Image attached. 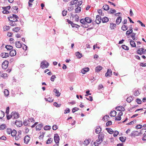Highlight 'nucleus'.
I'll return each instance as SVG.
<instances>
[{"instance_id": "obj_1", "label": "nucleus", "mask_w": 146, "mask_h": 146, "mask_svg": "<svg viewBox=\"0 0 146 146\" xmlns=\"http://www.w3.org/2000/svg\"><path fill=\"white\" fill-rule=\"evenodd\" d=\"M104 136V135L103 133L100 134L98 135V139H97L94 143V145L95 146H98L99 144L101 143L103 141Z\"/></svg>"}, {"instance_id": "obj_2", "label": "nucleus", "mask_w": 146, "mask_h": 146, "mask_svg": "<svg viewBox=\"0 0 146 146\" xmlns=\"http://www.w3.org/2000/svg\"><path fill=\"white\" fill-rule=\"evenodd\" d=\"M13 117V119H18L19 117V114L18 112L16 111H12L10 115H7V119H11Z\"/></svg>"}, {"instance_id": "obj_3", "label": "nucleus", "mask_w": 146, "mask_h": 146, "mask_svg": "<svg viewBox=\"0 0 146 146\" xmlns=\"http://www.w3.org/2000/svg\"><path fill=\"white\" fill-rule=\"evenodd\" d=\"M49 63L46 60H43L41 62L40 67L42 68H47L49 66Z\"/></svg>"}, {"instance_id": "obj_4", "label": "nucleus", "mask_w": 146, "mask_h": 146, "mask_svg": "<svg viewBox=\"0 0 146 146\" xmlns=\"http://www.w3.org/2000/svg\"><path fill=\"white\" fill-rule=\"evenodd\" d=\"M34 122V120L33 119H27L24 121L23 123L25 125L30 126L32 124L31 123H33Z\"/></svg>"}, {"instance_id": "obj_5", "label": "nucleus", "mask_w": 146, "mask_h": 146, "mask_svg": "<svg viewBox=\"0 0 146 146\" xmlns=\"http://www.w3.org/2000/svg\"><path fill=\"white\" fill-rule=\"evenodd\" d=\"M22 137L21 131V130L19 131L16 133V135L15 137V139L16 141L19 140Z\"/></svg>"}, {"instance_id": "obj_6", "label": "nucleus", "mask_w": 146, "mask_h": 146, "mask_svg": "<svg viewBox=\"0 0 146 146\" xmlns=\"http://www.w3.org/2000/svg\"><path fill=\"white\" fill-rule=\"evenodd\" d=\"M146 50L143 48H140L137 51V53L140 55L145 54L146 53Z\"/></svg>"}, {"instance_id": "obj_7", "label": "nucleus", "mask_w": 146, "mask_h": 146, "mask_svg": "<svg viewBox=\"0 0 146 146\" xmlns=\"http://www.w3.org/2000/svg\"><path fill=\"white\" fill-rule=\"evenodd\" d=\"M9 62L7 60H5L2 63V68L4 69H6L8 66Z\"/></svg>"}, {"instance_id": "obj_8", "label": "nucleus", "mask_w": 146, "mask_h": 146, "mask_svg": "<svg viewBox=\"0 0 146 146\" xmlns=\"http://www.w3.org/2000/svg\"><path fill=\"white\" fill-rule=\"evenodd\" d=\"M54 139L56 143H59L60 138L58 134L56 133L54 135Z\"/></svg>"}, {"instance_id": "obj_9", "label": "nucleus", "mask_w": 146, "mask_h": 146, "mask_svg": "<svg viewBox=\"0 0 146 146\" xmlns=\"http://www.w3.org/2000/svg\"><path fill=\"white\" fill-rule=\"evenodd\" d=\"M102 20V18L98 15L96 16V22L97 24H100Z\"/></svg>"}, {"instance_id": "obj_10", "label": "nucleus", "mask_w": 146, "mask_h": 146, "mask_svg": "<svg viewBox=\"0 0 146 146\" xmlns=\"http://www.w3.org/2000/svg\"><path fill=\"white\" fill-rule=\"evenodd\" d=\"M10 21V22L9 23V25L12 26H17V25L15 23V22L17 21V19H16L15 21H12V20H11L10 21Z\"/></svg>"}, {"instance_id": "obj_11", "label": "nucleus", "mask_w": 146, "mask_h": 146, "mask_svg": "<svg viewBox=\"0 0 146 146\" xmlns=\"http://www.w3.org/2000/svg\"><path fill=\"white\" fill-rule=\"evenodd\" d=\"M112 72L110 69H108L107 71L105 74L106 77H110L112 75Z\"/></svg>"}, {"instance_id": "obj_12", "label": "nucleus", "mask_w": 146, "mask_h": 146, "mask_svg": "<svg viewBox=\"0 0 146 146\" xmlns=\"http://www.w3.org/2000/svg\"><path fill=\"white\" fill-rule=\"evenodd\" d=\"M139 132L137 131H134L132 132L130 134L131 136H135L138 135L139 134Z\"/></svg>"}, {"instance_id": "obj_13", "label": "nucleus", "mask_w": 146, "mask_h": 146, "mask_svg": "<svg viewBox=\"0 0 146 146\" xmlns=\"http://www.w3.org/2000/svg\"><path fill=\"white\" fill-rule=\"evenodd\" d=\"M30 140V137L28 135L25 136L24 138V141L25 143L27 144Z\"/></svg>"}, {"instance_id": "obj_14", "label": "nucleus", "mask_w": 146, "mask_h": 146, "mask_svg": "<svg viewBox=\"0 0 146 146\" xmlns=\"http://www.w3.org/2000/svg\"><path fill=\"white\" fill-rule=\"evenodd\" d=\"M0 56L3 58H7L9 56V54L8 53L2 52L1 53Z\"/></svg>"}, {"instance_id": "obj_15", "label": "nucleus", "mask_w": 146, "mask_h": 146, "mask_svg": "<svg viewBox=\"0 0 146 146\" xmlns=\"http://www.w3.org/2000/svg\"><path fill=\"white\" fill-rule=\"evenodd\" d=\"M16 54V51L14 49H12L10 51L9 55L11 56H14Z\"/></svg>"}, {"instance_id": "obj_16", "label": "nucleus", "mask_w": 146, "mask_h": 146, "mask_svg": "<svg viewBox=\"0 0 146 146\" xmlns=\"http://www.w3.org/2000/svg\"><path fill=\"white\" fill-rule=\"evenodd\" d=\"M133 91L134 92L133 93V95L135 96H138L140 93V92H139L138 90L135 89L133 90Z\"/></svg>"}, {"instance_id": "obj_17", "label": "nucleus", "mask_w": 146, "mask_h": 146, "mask_svg": "<svg viewBox=\"0 0 146 146\" xmlns=\"http://www.w3.org/2000/svg\"><path fill=\"white\" fill-rule=\"evenodd\" d=\"M102 131L101 128L100 127L97 126L95 129V132L97 134L100 133Z\"/></svg>"}, {"instance_id": "obj_18", "label": "nucleus", "mask_w": 146, "mask_h": 146, "mask_svg": "<svg viewBox=\"0 0 146 146\" xmlns=\"http://www.w3.org/2000/svg\"><path fill=\"white\" fill-rule=\"evenodd\" d=\"M122 20V18L121 17L119 16L118 17L116 20V24L117 25H119L120 23L121 22Z\"/></svg>"}, {"instance_id": "obj_19", "label": "nucleus", "mask_w": 146, "mask_h": 146, "mask_svg": "<svg viewBox=\"0 0 146 146\" xmlns=\"http://www.w3.org/2000/svg\"><path fill=\"white\" fill-rule=\"evenodd\" d=\"M15 45L16 47L17 48H21L22 47V44L20 41H18L15 42Z\"/></svg>"}, {"instance_id": "obj_20", "label": "nucleus", "mask_w": 146, "mask_h": 146, "mask_svg": "<svg viewBox=\"0 0 146 146\" xmlns=\"http://www.w3.org/2000/svg\"><path fill=\"white\" fill-rule=\"evenodd\" d=\"M15 124L17 127H19L22 125V122L20 121L17 120L15 121Z\"/></svg>"}, {"instance_id": "obj_21", "label": "nucleus", "mask_w": 146, "mask_h": 146, "mask_svg": "<svg viewBox=\"0 0 146 146\" xmlns=\"http://www.w3.org/2000/svg\"><path fill=\"white\" fill-rule=\"evenodd\" d=\"M14 18H19V17L18 16L15 14H13L12 16H11L9 17H8V19L9 21H10V18L11 19H13Z\"/></svg>"}, {"instance_id": "obj_22", "label": "nucleus", "mask_w": 146, "mask_h": 146, "mask_svg": "<svg viewBox=\"0 0 146 146\" xmlns=\"http://www.w3.org/2000/svg\"><path fill=\"white\" fill-rule=\"evenodd\" d=\"M116 27V24L115 23H110V28L111 30L114 29Z\"/></svg>"}, {"instance_id": "obj_23", "label": "nucleus", "mask_w": 146, "mask_h": 146, "mask_svg": "<svg viewBox=\"0 0 146 146\" xmlns=\"http://www.w3.org/2000/svg\"><path fill=\"white\" fill-rule=\"evenodd\" d=\"M117 110L119 111H122L125 110L124 108L122 106H118L116 108Z\"/></svg>"}, {"instance_id": "obj_24", "label": "nucleus", "mask_w": 146, "mask_h": 146, "mask_svg": "<svg viewBox=\"0 0 146 146\" xmlns=\"http://www.w3.org/2000/svg\"><path fill=\"white\" fill-rule=\"evenodd\" d=\"M116 113L117 112L115 111H111L110 113V115L111 117H115L116 115Z\"/></svg>"}, {"instance_id": "obj_25", "label": "nucleus", "mask_w": 146, "mask_h": 146, "mask_svg": "<svg viewBox=\"0 0 146 146\" xmlns=\"http://www.w3.org/2000/svg\"><path fill=\"white\" fill-rule=\"evenodd\" d=\"M89 69L88 68H86L83 69L82 71V73L83 74H85L86 72L89 71Z\"/></svg>"}, {"instance_id": "obj_26", "label": "nucleus", "mask_w": 146, "mask_h": 146, "mask_svg": "<svg viewBox=\"0 0 146 146\" xmlns=\"http://www.w3.org/2000/svg\"><path fill=\"white\" fill-rule=\"evenodd\" d=\"M53 92L56 93V96L57 97H59L60 94V93L59 92L58 90L56 89H54Z\"/></svg>"}, {"instance_id": "obj_27", "label": "nucleus", "mask_w": 146, "mask_h": 146, "mask_svg": "<svg viewBox=\"0 0 146 146\" xmlns=\"http://www.w3.org/2000/svg\"><path fill=\"white\" fill-rule=\"evenodd\" d=\"M45 134V132H42L40 133V135L39 136V138L40 139H42L44 137V135Z\"/></svg>"}, {"instance_id": "obj_28", "label": "nucleus", "mask_w": 146, "mask_h": 146, "mask_svg": "<svg viewBox=\"0 0 146 146\" xmlns=\"http://www.w3.org/2000/svg\"><path fill=\"white\" fill-rule=\"evenodd\" d=\"M86 22L88 23H91L92 21V20L90 18L86 17L85 18Z\"/></svg>"}, {"instance_id": "obj_29", "label": "nucleus", "mask_w": 146, "mask_h": 146, "mask_svg": "<svg viewBox=\"0 0 146 146\" xmlns=\"http://www.w3.org/2000/svg\"><path fill=\"white\" fill-rule=\"evenodd\" d=\"M102 20L103 23H107L109 21V19L107 17H105L102 18Z\"/></svg>"}, {"instance_id": "obj_30", "label": "nucleus", "mask_w": 146, "mask_h": 146, "mask_svg": "<svg viewBox=\"0 0 146 146\" xmlns=\"http://www.w3.org/2000/svg\"><path fill=\"white\" fill-rule=\"evenodd\" d=\"M42 125V124H39L37 125L36 127V131H39L41 130Z\"/></svg>"}, {"instance_id": "obj_31", "label": "nucleus", "mask_w": 146, "mask_h": 146, "mask_svg": "<svg viewBox=\"0 0 146 146\" xmlns=\"http://www.w3.org/2000/svg\"><path fill=\"white\" fill-rule=\"evenodd\" d=\"M76 55L78 58H80L82 56V54L80 53L79 52H76Z\"/></svg>"}, {"instance_id": "obj_32", "label": "nucleus", "mask_w": 146, "mask_h": 146, "mask_svg": "<svg viewBox=\"0 0 146 146\" xmlns=\"http://www.w3.org/2000/svg\"><path fill=\"white\" fill-rule=\"evenodd\" d=\"M102 68V67L100 66H97L95 69L96 71V72H100Z\"/></svg>"}, {"instance_id": "obj_33", "label": "nucleus", "mask_w": 146, "mask_h": 146, "mask_svg": "<svg viewBox=\"0 0 146 146\" xmlns=\"http://www.w3.org/2000/svg\"><path fill=\"white\" fill-rule=\"evenodd\" d=\"M5 48L7 50H11L13 49V47L12 46L10 45H6L5 46Z\"/></svg>"}, {"instance_id": "obj_34", "label": "nucleus", "mask_w": 146, "mask_h": 146, "mask_svg": "<svg viewBox=\"0 0 146 146\" xmlns=\"http://www.w3.org/2000/svg\"><path fill=\"white\" fill-rule=\"evenodd\" d=\"M53 141V139L52 138H50L47 140L46 143L47 144L51 143Z\"/></svg>"}, {"instance_id": "obj_35", "label": "nucleus", "mask_w": 146, "mask_h": 146, "mask_svg": "<svg viewBox=\"0 0 146 146\" xmlns=\"http://www.w3.org/2000/svg\"><path fill=\"white\" fill-rule=\"evenodd\" d=\"M91 140L90 139H86L84 141V144L85 145H88L90 143Z\"/></svg>"}, {"instance_id": "obj_36", "label": "nucleus", "mask_w": 146, "mask_h": 146, "mask_svg": "<svg viewBox=\"0 0 146 146\" xmlns=\"http://www.w3.org/2000/svg\"><path fill=\"white\" fill-rule=\"evenodd\" d=\"M106 129L107 131L110 134H112L114 132L113 130L111 129L110 128H106Z\"/></svg>"}, {"instance_id": "obj_37", "label": "nucleus", "mask_w": 146, "mask_h": 146, "mask_svg": "<svg viewBox=\"0 0 146 146\" xmlns=\"http://www.w3.org/2000/svg\"><path fill=\"white\" fill-rule=\"evenodd\" d=\"M17 133V131L16 130L13 129L12 130V132L11 133V136L13 137H15L16 135V133Z\"/></svg>"}, {"instance_id": "obj_38", "label": "nucleus", "mask_w": 146, "mask_h": 146, "mask_svg": "<svg viewBox=\"0 0 146 146\" xmlns=\"http://www.w3.org/2000/svg\"><path fill=\"white\" fill-rule=\"evenodd\" d=\"M123 115L122 111H120L118 113V116L115 117V119H121V116Z\"/></svg>"}, {"instance_id": "obj_39", "label": "nucleus", "mask_w": 146, "mask_h": 146, "mask_svg": "<svg viewBox=\"0 0 146 146\" xmlns=\"http://www.w3.org/2000/svg\"><path fill=\"white\" fill-rule=\"evenodd\" d=\"M130 44L131 46L133 47H136V45L135 42L133 40H131L130 41Z\"/></svg>"}, {"instance_id": "obj_40", "label": "nucleus", "mask_w": 146, "mask_h": 146, "mask_svg": "<svg viewBox=\"0 0 146 146\" xmlns=\"http://www.w3.org/2000/svg\"><path fill=\"white\" fill-rule=\"evenodd\" d=\"M81 8L80 7H78L75 9V11L76 13H79L81 11Z\"/></svg>"}, {"instance_id": "obj_41", "label": "nucleus", "mask_w": 146, "mask_h": 146, "mask_svg": "<svg viewBox=\"0 0 146 146\" xmlns=\"http://www.w3.org/2000/svg\"><path fill=\"white\" fill-rule=\"evenodd\" d=\"M103 8L104 10L107 11L109 9V6L107 5H105L103 6Z\"/></svg>"}, {"instance_id": "obj_42", "label": "nucleus", "mask_w": 146, "mask_h": 146, "mask_svg": "<svg viewBox=\"0 0 146 146\" xmlns=\"http://www.w3.org/2000/svg\"><path fill=\"white\" fill-rule=\"evenodd\" d=\"M78 1V0H74L73 1H71L70 3V5H72L75 4H76V3Z\"/></svg>"}, {"instance_id": "obj_43", "label": "nucleus", "mask_w": 146, "mask_h": 146, "mask_svg": "<svg viewBox=\"0 0 146 146\" xmlns=\"http://www.w3.org/2000/svg\"><path fill=\"white\" fill-rule=\"evenodd\" d=\"M145 132H146V129L143 128L139 132V133L140 134H145Z\"/></svg>"}, {"instance_id": "obj_44", "label": "nucleus", "mask_w": 146, "mask_h": 146, "mask_svg": "<svg viewBox=\"0 0 146 146\" xmlns=\"http://www.w3.org/2000/svg\"><path fill=\"white\" fill-rule=\"evenodd\" d=\"M10 28V27L9 26L6 25L3 27V30L4 31H6L8 30Z\"/></svg>"}, {"instance_id": "obj_45", "label": "nucleus", "mask_w": 146, "mask_h": 146, "mask_svg": "<svg viewBox=\"0 0 146 146\" xmlns=\"http://www.w3.org/2000/svg\"><path fill=\"white\" fill-rule=\"evenodd\" d=\"M6 127V126L5 124H2L0 126V130H3L5 129Z\"/></svg>"}, {"instance_id": "obj_46", "label": "nucleus", "mask_w": 146, "mask_h": 146, "mask_svg": "<svg viewBox=\"0 0 146 146\" xmlns=\"http://www.w3.org/2000/svg\"><path fill=\"white\" fill-rule=\"evenodd\" d=\"M128 29V27L127 26H126L125 25H123L121 27V29L123 31H125L127 30Z\"/></svg>"}, {"instance_id": "obj_47", "label": "nucleus", "mask_w": 146, "mask_h": 146, "mask_svg": "<svg viewBox=\"0 0 146 146\" xmlns=\"http://www.w3.org/2000/svg\"><path fill=\"white\" fill-rule=\"evenodd\" d=\"M4 93L5 95L6 96H8L9 95V91L7 89H5L4 90Z\"/></svg>"}, {"instance_id": "obj_48", "label": "nucleus", "mask_w": 146, "mask_h": 146, "mask_svg": "<svg viewBox=\"0 0 146 146\" xmlns=\"http://www.w3.org/2000/svg\"><path fill=\"white\" fill-rule=\"evenodd\" d=\"M44 129L45 130H49L51 129V127L49 125H46L44 127Z\"/></svg>"}, {"instance_id": "obj_49", "label": "nucleus", "mask_w": 146, "mask_h": 146, "mask_svg": "<svg viewBox=\"0 0 146 146\" xmlns=\"http://www.w3.org/2000/svg\"><path fill=\"white\" fill-rule=\"evenodd\" d=\"M133 100V98L131 96L128 97L126 99V101L129 103L130 102Z\"/></svg>"}, {"instance_id": "obj_50", "label": "nucleus", "mask_w": 146, "mask_h": 146, "mask_svg": "<svg viewBox=\"0 0 146 146\" xmlns=\"http://www.w3.org/2000/svg\"><path fill=\"white\" fill-rule=\"evenodd\" d=\"M5 113L2 111H0V119H2L4 116Z\"/></svg>"}, {"instance_id": "obj_51", "label": "nucleus", "mask_w": 146, "mask_h": 146, "mask_svg": "<svg viewBox=\"0 0 146 146\" xmlns=\"http://www.w3.org/2000/svg\"><path fill=\"white\" fill-rule=\"evenodd\" d=\"M121 47L123 49L125 50H128L129 49V47L125 45H122Z\"/></svg>"}, {"instance_id": "obj_52", "label": "nucleus", "mask_w": 146, "mask_h": 146, "mask_svg": "<svg viewBox=\"0 0 146 146\" xmlns=\"http://www.w3.org/2000/svg\"><path fill=\"white\" fill-rule=\"evenodd\" d=\"M136 122V120L135 119H134V120H133V121H131L130 122L128 123H127L126 124L127 125H132L133 124L135 123Z\"/></svg>"}, {"instance_id": "obj_53", "label": "nucleus", "mask_w": 146, "mask_h": 146, "mask_svg": "<svg viewBox=\"0 0 146 146\" xmlns=\"http://www.w3.org/2000/svg\"><path fill=\"white\" fill-rule=\"evenodd\" d=\"M119 139L122 142H124L126 140V137H119Z\"/></svg>"}, {"instance_id": "obj_54", "label": "nucleus", "mask_w": 146, "mask_h": 146, "mask_svg": "<svg viewBox=\"0 0 146 146\" xmlns=\"http://www.w3.org/2000/svg\"><path fill=\"white\" fill-rule=\"evenodd\" d=\"M20 27H16L13 28V31H15L16 32H17L19 31L20 30Z\"/></svg>"}, {"instance_id": "obj_55", "label": "nucleus", "mask_w": 146, "mask_h": 146, "mask_svg": "<svg viewBox=\"0 0 146 146\" xmlns=\"http://www.w3.org/2000/svg\"><path fill=\"white\" fill-rule=\"evenodd\" d=\"M12 131V130L10 128H8L7 129L6 132L8 134L10 135L11 134Z\"/></svg>"}, {"instance_id": "obj_56", "label": "nucleus", "mask_w": 146, "mask_h": 146, "mask_svg": "<svg viewBox=\"0 0 146 146\" xmlns=\"http://www.w3.org/2000/svg\"><path fill=\"white\" fill-rule=\"evenodd\" d=\"M44 99L46 101H48L50 102H52L53 101V99L50 97L48 98H45Z\"/></svg>"}, {"instance_id": "obj_57", "label": "nucleus", "mask_w": 146, "mask_h": 146, "mask_svg": "<svg viewBox=\"0 0 146 146\" xmlns=\"http://www.w3.org/2000/svg\"><path fill=\"white\" fill-rule=\"evenodd\" d=\"M88 23L85 22L83 25L81 26L83 27L87 28L89 27V25L88 24Z\"/></svg>"}, {"instance_id": "obj_58", "label": "nucleus", "mask_w": 146, "mask_h": 146, "mask_svg": "<svg viewBox=\"0 0 146 146\" xmlns=\"http://www.w3.org/2000/svg\"><path fill=\"white\" fill-rule=\"evenodd\" d=\"M34 0H29V6L30 7H31L32 5V3L33 2Z\"/></svg>"}, {"instance_id": "obj_59", "label": "nucleus", "mask_w": 146, "mask_h": 146, "mask_svg": "<svg viewBox=\"0 0 146 146\" xmlns=\"http://www.w3.org/2000/svg\"><path fill=\"white\" fill-rule=\"evenodd\" d=\"M116 12V10L113 9H110V10L109 11V13H115Z\"/></svg>"}, {"instance_id": "obj_60", "label": "nucleus", "mask_w": 146, "mask_h": 146, "mask_svg": "<svg viewBox=\"0 0 146 146\" xmlns=\"http://www.w3.org/2000/svg\"><path fill=\"white\" fill-rule=\"evenodd\" d=\"M52 129L53 130H56L58 128V126L57 125H54L52 126Z\"/></svg>"}, {"instance_id": "obj_61", "label": "nucleus", "mask_w": 146, "mask_h": 146, "mask_svg": "<svg viewBox=\"0 0 146 146\" xmlns=\"http://www.w3.org/2000/svg\"><path fill=\"white\" fill-rule=\"evenodd\" d=\"M139 66L142 67H146V64L143 62H141L139 64Z\"/></svg>"}, {"instance_id": "obj_62", "label": "nucleus", "mask_w": 146, "mask_h": 146, "mask_svg": "<svg viewBox=\"0 0 146 146\" xmlns=\"http://www.w3.org/2000/svg\"><path fill=\"white\" fill-rule=\"evenodd\" d=\"M79 110V109L76 107H75L73 108L72 109V112L73 113L75 112L76 111H78Z\"/></svg>"}, {"instance_id": "obj_63", "label": "nucleus", "mask_w": 146, "mask_h": 146, "mask_svg": "<svg viewBox=\"0 0 146 146\" xmlns=\"http://www.w3.org/2000/svg\"><path fill=\"white\" fill-rule=\"evenodd\" d=\"M55 78H56L55 76V75H53L51 77L50 80L54 82V79Z\"/></svg>"}, {"instance_id": "obj_64", "label": "nucleus", "mask_w": 146, "mask_h": 146, "mask_svg": "<svg viewBox=\"0 0 146 146\" xmlns=\"http://www.w3.org/2000/svg\"><path fill=\"white\" fill-rule=\"evenodd\" d=\"M136 102L137 103V104H141L142 102V101L141 100L137 98L136 100Z\"/></svg>"}]
</instances>
